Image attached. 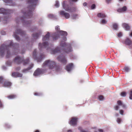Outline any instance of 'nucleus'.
Segmentation results:
<instances>
[{"label": "nucleus", "instance_id": "nucleus-52", "mask_svg": "<svg viewBox=\"0 0 132 132\" xmlns=\"http://www.w3.org/2000/svg\"><path fill=\"white\" fill-rule=\"evenodd\" d=\"M83 5L84 6H85L87 5V3H83Z\"/></svg>", "mask_w": 132, "mask_h": 132}, {"label": "nucleus", "instance_id": "nucleus-47", "mask_svg": "<svg viewBox=\"0 0 132 132\" xmlns=\"http://www.w3.org/2000/svg\"><path fill=\"white\" fill-rule=\"evenodd\" d=\"M3 80V78L2 77H0V83L2 82Z\"/></svg>", "mask_w": 132, "mask_h": 132}, {"label": "nucleus", "instance_id": "nucleus-14", "mask_svg": "<svg viewBox=\"0 0 132 132\" xmlns=\"http://www.w3.org/2000/svg\"><path fill=\"white\" fill-rule=\"evenodd\" d=\"M12 76L14 77H21L22 74L18 72H14L12 73Z\"/></svg>", "mask_w": 132, "mask_h": 132}, {"label": "nucleus", "instance_id": "nucleus-24", "mask_svg": "<svg viewBox=\"0 0 132 132\" xmlns=\"http://www.w3.org/2000/svg\"><path fill=\"white\" fill-rule=\"evenodd\" d=\"M118 104L119 105H121L122 106L123 108L125 107V105L122 104V102L120 101H117Z\"/></svg>", "mask_w": 132, "mask_h": 132}, {"label": "nucleus", "instance_id": "nucleus-49", "mask_svg": "<svg viewBox=\"0 0 132 132\" xmlns=\"http://www.w3.org/2000/svg\"><path fill=\"white\" fill-rule=\"evenodd\" d=\"M3 106L2 102L0 100V108L2 107Z\"/></svg>", "mask_w": 132, "mask_h": 132}, {"label": "nucleus", "instance_id": "nucleus-59", "mask_svg": "<svg viewBox=\"0 0 132 132\" xmlns=\"http://www.w3.org/2000/svg\"><path fill=\"white\" fill-rule=\"evenodd\" d=\"M73 19H75L76 18L74 16H73Z\"/></svg>", "mask_w": 132, "mask_h": 132}, {"label": "nucleus", "instance_id": "nucleus-6", "mask_svg": "<svg viewBox=\"0 0 132 132\" xmlns=\"http://www.w3.org/2000/svg\"><path fill=\"white\" fill-rule=\"evenodd\" d=\"M63 7L65 10L69 12H72L75 10V8L73 7H69L67 4V2L64 1L62 3Z\"/></svg>", "mask_w": 132, "mask_h": 132}, {"label": "nucleus", "instance_id": "nucleus-32", "mask_svg": "<svg viewBox=\"0 0 132 132\" xmlns=\"http://www.w3.org/2000/svg\"><path fill=\"white\" fill-rule=\"evenodd\" d=\"M113 28L114 29H116L118 28V25L116 23H114L113 25Z\"/></svg>", "mask_w": 132, "mask_h": 132}, {"label": "nucleus", "instance_id": "nucleus-58", "mask_svg": "<svg viewBox=\"0 0 132 132\" xmlns=\"http://www.w3.org/2000/svg\"><path fill=\"white\" fill-rule=\"evenodd\" d=\"M35 132H39V131L38 130H36Z\"/></svg>", "mask_w": 132, "mask_h": 132}, {"label": "nucleus", "instance_id": "nucleus-48", "mask_svg": "<svg viewBox=\"0 0 132 132\" xmlns=\"http://www.w3.org/2000/svg\"><path fill=\"white\" fill-rule=\"evenodd\" d=\"M34 94L35 95L39 96L40 95V94L39 93H34Z\"/></svg>", "mask_w": 132, "mask_h": 132}, {"label": "nucleus", "instance_id": "nucleus-11", "mask_svg": "<svg viewBox=\"0 0 132 132\" xmlns=\"http://www.w3.org/2000/svg\"><path fill=\"white\" fill-rule=\"evenodd\" d=\"M42 73V71L41 69H38L34 72V76H37Z\"/></svg>", "mask_w": 132, "mask_h": 132}, {"label": "nucleus", "instance_id": "nucleus-34", "mask_svg": "<svg viewBox=\"0 0 132 132\" xmlns=\"http://www.w3.org/2000/svg\"><path fill=\"white\" fill-rule=\"evenodd\" d=\"M55 5L57 7H59V4L58 1H57L56 2V3Z\"/></svg>", "mask_w": 132, "mask_h": 132}, {"label": "nucleus", "instance_id": "nucleus-54", "mask_svg": "<svg viewBox=\"0 0 132 132\" xmlns=\"http://www.w3.org/2000/svg\"><path fill=\"white\" fill-rule=\"evenodd\" d=\"M78 0H71V1L73 2H76Z\"/></svg>", "mask_w": 132, "mask_h": 132}, {"label": "nucleus", "instance_id": "nucleus-53", "mask_svg": "<svg viewBox=\"0 0 132 132\" xmlns=\"http://www.w3.org/2000/svg\"><path fill=\"white\" fill-rule=\"evenodd\" d=\"M98 131L100 132H103V130H102V129H99Z\"/></svg>", "mask_w": 132, "mask_h": 132}, {"label": "nucleus", "instance_id": "nucleus-16", "mask_svg": "<svg viewBox=\"0 0 132 132\" xmlns=\"http://www.w3.org/2000/svg\"><path fill=\"white\" fill-rule=\"evenodd\" d=\"M125 43L126 44L129 45L132 44V42L128 38H127L126 40Z\"/></svg>", "mask_w": 132, "mask_h": 132}, {"label": "nucleus", "instance_id": "nucleus-36", "mask_svg": "<svg viewBox=\"0 0 132 132\" xmlns=\"http://www.w3.org/2000/svg\"><path fill=\"white\" fill-rule=\"evenodd\" d=\"M14 36L15 38H16V39L17 40H18L19 39V37L17 36V35H16V34L14 33Z\"/></svg>", "mask_w": 132, "mask_h": 132}, {"label": "nucleus", "instance_id": "nucleus-43", "mask_svg": "<svg viewBox=\"0 0 132 132\" xmlns=\"http://www.w3.org/2000/svg\"><path fill=\"white\" fill-rule=\"evenodd\" d=\"M1 33L2 35H5L6 34V33L5 31H2L1 32Z\"/></svg>", "mask_w": 132, "mask_h": 132}, {"label": "nucleus", "instance_id": "nucleus-37", "mask_svg": "<svg viewBox=\"0 0 132 132\" xmlns=\"http://www.w3.org/2000/svg\"><path fill=\"white\" fill-rule=\"evenodd\" d=\"M126 92H122L121 94V95L122 96H124L126 95Z\"/></svg>", "mask_w": 132, "mask_h": 132}, {"label": "nucleus", "instance_id": "nucleus-56", "mask_svg": "<svg viewBox=\"0 0 132 132\" xmlns=\"http://www.w3.org/2000/svg\"><path fill=\"white\" fill-rule=\"evenodd\" d=\"M67 132H72V131L71 130H68Z\"/></svg>", "mask_w": 132, "mask_h": 132}, {"label": "nucleus", "instance_id": "nucleus-5", "mask_svg": "<svg viewBox=\"0 0 132 132\" xmlns=\"http://www.w3.org/2000/svg\"><path fill=\"white\" fill-rule=\"evenodd\" d=\"M72 51V48L70 46H69V47H68L67 49H65V50H60V49L58 48H56L55 49L53 50L52 53V54H54L55 53H56L58 52L59 51H60L61 52L63 53H64V52H66L67 53H68Z\"/></svg>", "mask_w": 132, "mask_h": 132}, {"label": "nucleus", "instance_id": "nucleus-8", "mask_svg": "<svg viewBox=\"0 0 132 132\" xmlns=\"http://www.w3.org/2000/svg\"><path fill=\"white\" fill-rule=\"evenodd\" d=\"M77 118L75 117L72 118L69 122V123L71 125L74 126L77 124Z\"/></svg>", "mask_w": 132, "mask_h": 132}, {"label": "nucleus", "instance_id": "nucleus-7", "mask_svg": "<svg viewBox=\"0 0 132 132\" xmlns=\"http://www.w3.org/2000/svg\"><path fill=\"white\" fill-rule=\"evenodd\" d=\"M57 59L59 61L64 64H65L67 62L64 56L62 54L59 56L57 58Z\"/></svg>", "mask_w": 132, "mask_h": 132}, {"label": "nucleus", "instance_id": "nucleus-45", "mask_svg": "<svg viewBox=\"0 0 132 132\" xmlns=\"http://www.w3.org/2000/svg\"><path fill=\"white\" fill-rule=\"evenodd\" d=\"M115 110H117L119 108V106H116L114 108Z\"/></svg>", "mask_w": 132, "mask_h": 132}, {"label": "nucleus", "instance_id": "nucleus-51", "mask_svg": "<svg viewBox=\"0 0 132 132\" xmlns=\"http://www.w3.org/2000/svg\"><path fill=\"white\" fill-rule=\"evenodd\" d=\"M111 0H106V2L108 3H109L110 2Z\"/></svg>", "mask_w": 132, "mask_h": 132}, {"label": "nucleus", "instance_id": "nucleus-9", "mask_svg": "<svg viewBox=\"0 0 132 132\" xmlns=\"http://www.w3.org/2000/svg\"><path fill=\"white\" fill-rule=\"evenodd\" d=\"M12 11L11 10H6L3 8H1L0 9V13L3 14H5L6 13H11Z\"/></svg>", "mask_w": 132, "mask_h": 132}, {"label": "nucleus", "instance_id": "nucleus-38", "mask_svg": "<svg viewBox=\"0 0 132 132\" xmlns=\"http://www.w3.org/2000/svg\"><path fill=\"white\" fill-rule=\"evenodd\" d=\"M55 29L57 31H59V26H56L55 28Z\"/></svg>", "mask_w": 132, "mask_h": 132}, {"label": "nucleus", "instance_id": "nucleus-31", "mask_svg": "<svg viewBox=\"0 0 132 132\" xmlns=\"http://www.w3.org/2000/svg\"><path fill=\"white\" fill-rule=\"evenodd\" d=\"M129 98L130 99H132V90H131L130 91Z\"/></svg>", "mask_w": 132, "mask_h": 132}, {"label": "nucleus", "instance_id": "nucleus-29", "mask_svg": "<svg viewBox=\"0 0 132 132\" xmlns=\"http://www.w3.org/2000/svg\"><path fill=\"white\" fill-rule=\"evenodd\" d=\"M98 99L100 100H102L104 98V97L102 95H100L98 97Z\"/></svg>", "mask_w": 132, "mask_h": 132}, {"label": "nucleus", "instance_id": "nucleus-25", "mask_svg": "<svg viewBox=\"0 0 132 132\" xmlns=\"http://www.w3.org/2000/svg\"><path fill=\"white\" fill-rule=\"evenodd\" d=\"M23 32V31H22L20 29H19L18 30H16V34H22Z\"/></svg>", "mask_w": 132, "mask_h": 132}, {"label": "nucleus", "instance_id": "nucleus-10", "mask_svg": "<svg viewBox=\"0 0 132 132\" xmlns=\"http://www.w3.org/2000/svg\"><path fill=\"white\" fill-rule=\"evenodd\" d=\"M60 15L64 16L66 19H68L70 17V14L67 13L63 11H61L60 12Z\"/></svg>", "mask_w": 132, "mask_h": 132}, {"label": "nucleus", "instance_id": "nucleus-17", "mask_svg": "<svg viewBox=\"0 0 132 132\" xmlns=\"http://www.w3.org/2000/svg\"><path fill=\"white\" fill-rule=\"evenodd\" d=\"M123 27L126 30H128L130 29V27L128 24L126 23H123L122 24Z\"/></svg>", "mask_w": 132, "mask_h": 132}, {"label": "nucleus", "instance_id": "nucleus-41", "mask_svg": "<svg viewBox=\"0 0 132 132\" xmlns=\"http://www.w3.org/2000/svg\"><path fill=\"white\" fill-rule=\"evenodd\" d=\"M48 16L50 18H53L54 15L52 14H50L48 15Z\"/></svg>", "mask_w": 132, "mask_h": 132}, {"label": "nucleus", "instance_id": "nucleus-30", "mask_svg": "<svg viewBox=\"0 0 132 132\" xmlns=\"http://www.w3.org/2000/svg\"><path fill=\"white\" fill-rule=\"evenodd\" d=\"M4 2L6 3H12V1L11 0H4Z\"/></svg>", "mask_w": 132, "mask_h": 132}, {"label": "nucleus", "instance_id": "nucleus-50", "mask_svg": "<svg viewBox=\"0 0 132 132\" xmlns=\"http://www.w3.org/2000/svg\"><path fill=\"white\" fill-rule=\"evenodd\" d=\"M20 67H17L16 68V69H15V70H20Z\"/></svg>", "mask_w": 132, "mask_h": 132}, {"label": "nucleus", "instance_id": "nucleus-63", "mask_svg": "<svg viewBox=\"0 0 132 132\" xmlns=\"http://www.w3.org/2000/svg\"><path fill=\"white\" fill-rule=\"evenodd\" d=\"M75 16H77V15H75Z\"/></svg>", "mask_w": 132, "mask_h": 132}, {"label": "nucleus", "instance_id": "nucleus-64", "mask_svg": "<svg viewBox=\"0 0 132 132\" xmlns=\"http://www.w3.org/2000/svg\"><path fill=\"white\" fill-rule=\"evenodd\" d=\"M118 114H117V116H118Z\"/></svg>", "mask_w": 132, "mask_h": 132}, {"label": "nucleus", "instance_id": "nucleus-13", "mask_svg": "<svg viewBox=\"0 0 132 132\" xmlns=\"http://www.w3.org/2000/svg\"><path fill=\"white\" fill-rule=\"evenodd\" d=\"M127 9L126 6H125L121 9H119L117 10V11L119 13L123 12L126 10Z\"/></svg>", "mask_w": 132, "mask_h": 132}, {"label": "nucleus", "instance_id": "nucleus-62", "mask_svg": "<svg viewBox=\"0 0 132 132\" xmlns=\"http://www.w3.org/2000/svg\"><path fill=\"white\" fill-rule=\"evenodd\" d=\"M123 0H119V1H122Z\"/></svg>", "mask_w": 132, "mask_h": 132}, {"label": "nucleus", "instance_id": "nucleus-2", "mask_svg": "<svg viewBox=\"0 0 132 132\" xmlns=\"http://www.w3.org/2000/svg\"><path fill=\"white\" fill-rule=\"evenodd\" d=\"M8 43H9V45H6L5 44L2 45L0 47V54L3 55L5 51H7V54H9V52L7 50L8 49L10 46H14V44H13L12 41H9Z\"/></svg>", "mask_w": 132, "mask_h": 132}, {"label": "nucleus", "instance_id": "nucleus-46", "mask_svg": "<svg viewBox=\"0 0 132 132\" xmlns=\"http://www.w3.org/2000/svg\"><path fill=\"white\" fill-rule=\"evenodd\" d=\"M120 113L122 115H123V110H120Z\"/></svg>", "mask_w": 132, "mask_h": 132}, {"label": "nucleus", "instance_id": "nucleus-4", "mask_svg": "<svg viewBox=\"0 0 132 132\" xmlns=\"http://www.w3.org/2000/svg\"><path fill=\"white\" fill-rule=\"evenodd\" d=\"M29 61L28 58L26 60H23V58L20 57L19 56H16L14 59V62L17 64H20L22 62L24 65L27 64Z\"/></svg>", "mask_w": 132, "mask_h": 132}, {"label": "nucleus", "instance_id": "nucleus-61", "mask_svg": "<svg viewBox=\"0 0 132 132\" xmlns=\"http://www.w3.org/2000/svg\"><path fill=\"white\" fill-rule=\"evenodd\" d=\"M9 5H12V4H9Z\"/></svg>", "mask_w": 132, "mask_h": 132}, {"label": "nucleus", "instance_id": "nucleus-26", "mask_svg": "<svg viewBox=\"0 0 132 132\" xmlns=\"http://www.w3.org/2000/svg\"><path fill=\"white\" fill-rule=\"evenodd\" d=\"M36 50H34L33 53V57L34 59H35L36 57Z\"/></svg>", "mask_w": 132, "mask_h": 132}, {"label": "nucleus", "instance_id": "nucleus-27", "mask_svg": "<svg viewBox=\"0 0 132 132\" xmlns=\"http://www.w3.org/2000/svg\"><path fill=\"white\" fill-rule=\"evenodd\" d=\"M53 38L54 40H56L59 37L58 35H55V34L53 35Z\"/></svg>", "mask_w": 132, "mask_h": 132}, {"label": "nucleus", "instance_id": "nucleus-35", "mask_svg": "<svg viewBox=\"0 0 132 132\" xmlns=\"http://www.w3.org/2000/svg\"><path fill=\"white\" fill-rule=\"evenodd\" d=\"M106 22L107 21L103 19L102 20L101 23L102 24H105L106 23Z\"/></svg>", "mask_w": 132, "mask_h": 132}, {"label": "nucleus", "instance_id": "nucleus-40", "mask_svg": "<svg viewBox=\"0 0 132 132\" xmlns=\"http://www.w3.org/2000/svg\"><path fill=\"white\" fill-rule=\"evenodd\" d=\"M11 62L10 61H7L6 63L8 65H11Z\"/></svg>", "mask_w": 132, "mask_h": 132}, {"label": "nucleus", "instance_id": "nucleus-42", "mask_svg": "<svg viewBox=\"0 0 132 132\" xmlns=\"http://www.w3.org/2000/svg\"><path fill=\"white\" fill-rule=\"evenodd\" d=\"M122 36V33L121 32H120L118 33L117 36L118 37H120Z\"/></svg>", "mask_w": 132, "mask_h": 132}, {"label": "nucleus", "instance_id": "nucleus-28", "mask_svg": "<svg viewBox=\"0 0 132 132\" xmlns=\"http://www.w3.org/2000/svg\"><path fill=\"white\" fill-rule=\"evenodd\" d=\"M40 35V33H39V34L36 33L35 34V35H33V37L35 38H37L39 36V35Z\"/></svg>", "mask_w": 132, "mask_h": 132}, {"label": "nucleus", "instance_id": "nucleus-33", "mask_svg": "<svg viewBox=\"0 0 132 132\" xmlns=\"http://www.w3.org/2000/svg\"><path fill=\"white\" fill-rule=\"evenodd\" d=\"M129 68L127 67H125L123 69V70L127 72H128L129 71Z\"/></svg>", "mask_w": 132, "mask_h": 132}, {"label": "nucleus", "instance_id": "nucleus-22", "mask_svg": "<svg viewBox=\"0 0 132 132\" xmlns=\"http://www.w3.org/2000/svg\"><path fill=\"white\" fill-rule=\"evenodd\" d=\"M59 33L62 35L66 36L67 35V33L66 32L61 31H59Z\"/></svg>", "mask_w": 132, "mask_h": 132}, {"label": "nucleus", "instance_id": "nucleus-44", "mask_svg": "<svg viewBox=\"0 0 132 132\" xmlns=\"http://www.w3.org/2000/svg\"><path fill=\"white\" fill-rule=\"evenodd\" d=\"M117 122L118 123H119L121 122V120L119 118H118L117 119Z\"/></svg>", "mask_w": 132, "mask_h": 132}, {"label": "nucleus", "instance_id": "nucleus-12", "mask_svg": "<svg viewBox=\"0 0 132 132\" xmlns=\"http://www.w3.org/2000/svg\"><path fill=\"white\" fill-rule=\"evenodd\" d=\"M73 64L72 63L69 64L66 67V69L68 71H70L73 67Z\"/></svg>", "mask_w": 132, "mask_h": 132}, {"label": "nucleus", "instance_id": "nucleus-57", "mask_svg": "<svg viewBox=\"0 0 132 132\" xmlns=\"http://www.w3.org/2000/svg\"><path fill=\"white\" fill-rule=\"evenodd\" d=\"M43 55H41L40 56V58H41L42 59L43 58V57L42 56Z\"/></svg>", "mask_w": 132, "mask_h": 132}, {"label": "nucleus", "instance_id": "nucleus-18", "mask_svg": "<svg viewBox=\"0 0 132 132\" xmlns=\"http://www.w3.org/2000/svg\"><path fill=\"white\" fill-rule=\"evenodd\" d=\"M38 0H29L28 1L29 3L32 4V5H36L37 3Z\"/></svg>", "mask_w": 132, "mask_h": 132}, {"label": "nucleus", "instance_id": "nucleus-19", "mask_svg": "<svg viewBox=\"0 0 132 132\" xmlns=\"http://www.w3.org/2000/svg\"><path fill=\"white\" fill-rule=\"evenodd\" d=\"M60 45L62 48L64 47H67L68 46V44H67L66 43L63 42H61Z\"/></svg>", "mask_w": 132, "mask_h": 132}, {"label": "nucleus", "instance_id": "nucleus-60", "mask_svg": "<svg viewBox=\"0 0 132 132\" xmlns=\"http://www.w3.org/2000/svg\"><path fill=\"white\" fill-rule=\"evenodd\" d=\"M79 129L80 130H81V127H80L79 128Z\"/></svg>", "mask_w": 132, "mask_h": 132}, {"label": "nucleus", "instance_id": "nucleus-20", "mask_svg": "<svg viewBox=\"0 0 132 132\" xmlns=\"http://www.w3.org/2000/svg\"><path fill=\"white\" fill-rule=\"evenodd\" d=\"M98 17L101 18H104L106 17L105 14L103 13H99L97 14Z\"/></svg>", "mask_w": 132, "mask_h": 132}, {"label": "nucleus", "instance_id": "nucleus-21", "mask_svg": "<svg viewBox=\"0 0 132 132\" xmlns=\"http://www.w3.org/2000/svg\"><path fill=\"white\" fill-rule=\"evenodd\" d=\"M16 95H15L12 94L8 96L7 97L10 99H13L16 97Z\"/></svg>", "mask_w": 132, "mask_h": 132}, {"label": "nucleus", "instance_id": "nucleus-3", "mask_svg": "<svg viewBox=\"0 0 132 132\" xmlns=\"http://www.w3.org/2000/svg\"><path fill=\"white\" fill-rule=\"evenodd\" d=\"M50 36V34L48 33L45 36L43 37V40L44 42L43 44L39 43V46L41 48H45L48 46V43L46 42L49 40Z\"/></svg>", "mask_w": 132, "mask_h": 132}, {"label": "nucleus", "instance_id": "nucleus-15", "mask_svg": "<svg viewBox=\"0 0 132 132\" xmlns=\"http://www.w3.org/2000/svg\"><path fill=\"white\" fill-rule=\"evenodd\" d=\"M11 85V82L8 81H5L3 84V86L5 87H9Z\"/></svg>", "mask_w": 132, "mask_h": 132}, {"label": "nucleus", "instance_id": "nucleus-55", "mask_svg": "<svg viewBox=\"0 0 132 132\" xmlns=\"http://www.w3.org/2000/svg\"><path fill=\"white\" fill-rule=\"evenodd\" d=\"M64 41H65L66 40V38L65 37H64Z\"/></svg>", "mask_w": 132, "mask_h": 132}, {"label": "nucleus", "instance_id": "nucleus-39", "mask_svg": "<svg viewBox=\"0 0 132 132\" xmlns=\"http://www.w3.org/2000/svg\"><path fill=\"white\" fill-rule=\"evenodd\" d=\"M91 7L92 9H94L95 7V5L94 4L92 5Z\"/></svg>", "mask_w": 132, "mask_h": 132}, {"label": "nucleus", "instance_id": "nucleus-1", "mask_svg": "<svg viewBox=\"0 0 132 132\" xmlns=\"http://www.w3.org/2000/svg\"><path fill=\"white\" fill-rule=\"evenodd\" d=\"M43 67V68L46 69L48 68L51 69H55L56 70H57L55 63L54 62L50 60L46 61L44 63Z\"/></svg>", "mask_w": 132, "mask_h": 132}, {"label": "nucleus", "instance_id": "nucleus-23", "mask_svg": "<svg viewBox=\"0 0 132 132\" xmlns=\"http://www.w3.org/2000/svg\"><path fill=\"white\" fill-rule=\"evenodd\" d=\"M33 64H31L30 65V67H29L27 69H25L23 70V72H27V71H28V70L30 69L33 66Z\"/></svg>", "mask_w": 132, "mask_h": 132}]
</instances>
